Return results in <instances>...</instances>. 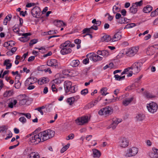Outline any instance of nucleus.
<instances>
[{
  "label": "nucleus",
  "mask_w": 158,
  "mask_h": 158,
  "mask_svg": "<svg viewBox=\"0 0 158 158\" xmlns=\"http://www.w3.org/2000/svg\"><path fill=\"white\" fill-rule=\"evenodd\" d=\"M113 122L111 124L108 126L107 128L109 129L111 128L112 129H114L118 124L122 121V120L120 119L117 118H115L113 120Z\"/></svg>",
  "instance_id": "11"
},
{
  "label": "nucleus",
  "mask_w": 158,
  "mask_h": 158,
  "mask_svg": "<svg viewBox=\"0 0 158 158\" xmlns=\"http://www.w3.org/2000/svg\"><path fill=\"white\" fill-rule=\"evenodd\" d=\"M109 55V53L108 51L105 50L102 51V56L104 57H106Z\"/></svg>",
  "instance_id": "42"
},
{
  "label": "nucleus",
  "mask_w": 158,
  "mask_h": 158,
  "mask_svg": "<svg viewBox=\"0 0 158 158\" xmlns=\"http://www.w3.org/2000/svg\"><path fill=\"white\" fill-rule=\"evenodd\" d=\"M101 40L102 42H108L111 40L112 41V38H111L110 35H104L102 38Z\"/></svg>",
  "instance_id": "22"
},
{
  "label": "nucleus",
  "mask_w": 158,
  "mask_h": 158,
  "mask_svg": "<svg viewBox=\"0 0 158 158\" xmlns=\"http://www.w3.org/2000/svg\"><path fill=\"white\" fill-rule=\"evenodd\" d=\"M138 152V149L135 147H132L127 149L125 154L126 157H132L135 156Z\"/></svg>",
  "instance_id": "2"
},
{
  "label": "nucleus",
  "mask_w": 158,
  "mask_h": 158,
  "mask_svg": "<svg viewBox=\"0 0 158 158\" xmlns=\"http://www.w3.org/2000/svg\"><path fill=\"white\" fill-rule=\"evenodd\" d=\"M79 64V61L78 60H73L70 63V65L73 67H76L78 66Z\"/></svg>",
  "instance_id": "31"
},
{
  "label": "nucleus",
  "mask_w": 158,
  "mask_h": 158,
  "mask_svg": "<svg viewBox=\"0 0 158 158\" xmlns=\"http://www.w3.org/2000/svg\"><path fill=\"white\" fill-rule=\"evenodd\" d=\"M156 12H155V10L152 11L151 14V16L152 17H154L156 15H158V14H157Z\"/></svg>",
  "instance_id": "62"
},
{
  "label": "nucleus",
  "mask_w": 158,
  "mask_h": 158,
  "mask_svg": "<svg viewBox=\"0 0 158 158\" xmlns=\"http://www.w3.org/2000/svg\"><path fill=\"white\" fill-rule=\"evenodd\" d=\"M93 156L94 157H99L101 155L100 152L96 149H92Z\"/></svg>",
  "instance_id": "20"
},
{
  "label": "nucleus",
  "mask_w": 158,
  "mask_h": 158,
  "mask_svg": "<svg viewBox=\"0 0 158 158\" xmlns=\"http://www.w3.org/2000/svg\"><path fill=\"white\" fill-rule=\"evenodd\" d=\"M122 37V34L119 31H117L112 38V42H115L120 40Z\"/></svg>",
  "instance_id": "13"
},
{
  "label": "nucleus",
  "mask_w": 158,
  "mask_h": 158,
  "mask_svg": "<svg viewBox=\"0 0 158 158\" xmlns=\"http://www.w3.org/2000/svg\"><path fill=\"white\" fill-rule=\"evenodd\" d=\"M72 82L70 81H66L64 83V87L65 93H67L69 91V89L72 85Z\"/></svg>",
  "instance_id": "15"
},
{
  "label": "nucleus",
  "mask_w": 158,
  "mask_h": 158,
  "mask_svg": "<svg viewBox=\"0 0 158 158\" xmlns=\"http://www.w3.org/2000/svg\"><path fill=\"white\" fill-rule=\"evenodd\" d=\"M25 37H21L20 38V40L22 42H25L28 40L29 38H25Z\"/></svg>",
  "instance_id": "52"
},
{
  "label": "nucleus",
  "mask_w": 158,
  "mask_h": 158,
  "mask_svg": "<svg viewBox=\"0 0 158 158\" xmlns=\"http://www.w3.org/2000/svg\"><path fill=\"white\" fill-rule=\"evenodd\" d=\"M35 58V57L33 56H30L28 58V61L29 62L32 61L34 60Z\"/></svg>",
  "instance_id": "64"
},
{
  "label": "nucleus",
  "mask_w": 158,
  "mask_h": 158,
  "mask_svg": "<svg viewBox=\"0 0 158 158\" xmlns=\"http://www.w3.org/2000/svg\"><path fill=\"white\" fill-rule=\"evenodd\" d=\"M27 81L30 82L29 84L30 85L32 84H34L37 81V79L35 77H32L28 78Z\"/></svg>",
  "instance_id": "32"
},
{
  "label": "nucleus",
  "mask_w": 158,
  "mask_h": 158,
  "mask_svg": "<svg viewBox=\"0 0 158 158\" xmlns=\"http://www.w3.org/2000/svg\"><path fill=\"white\" fill-rule=\"evenodd\" d=\"M13 91L12 90L6 91L3 94L4 97H9L11 96L13 94Z\"/></svg>",
  "instance_id": "29"
},
{
  "label": "nucleus",
  "mask_w": 158,
  "mask_h": 158,
  "mask_svg": "<svg viewBox=\"0 0 158 158\" xmlns=\"http://www.w3.org/2000/svg\"><path fill=\"white\" fill-rule=\"evenodd\" d=\"M10 46V44H9V42H6L4 43L3 46L5 47H7V48L9 49V46Z\"/></svg>",
  "instance_id": "59"
},
{
  "label": "nucleus",
  "mask_w": 158,
  "mask_h": 158,
  "mask_svg": "<svg viewBox=\"0 0 158 158\" xmlns=\"http://www.w3.org/2000/svg\"><path fill=\"white\" fill-rule=\"evenodd\" d=\"M7 129V128L6 127V126H3L0 127V132L1 131L3 132L4 131H5V132H6V130Z\"/></svg>",
  "instance_id": "50"
},
{
  "label": "nucleus",
  "mask_w": 158,
  "mask_h": 158,
  "mask_svg": "<svg viewBox=\"0 0 158 158\" xmlns=\"http://www.w3.org/2000/svg\"><path fill=\"white\" fill-rule=\"evenodd\" d=\"M27 102V100L26 99H23L19 101V104L21 105H25Z\"/></svg>",
  "instance_id": "46"
},
{
  "label": "nucleus",
  "mask_w": 158,
  "mask_h": 158,
  "mask_svg": "<svg viewBox=\"0 0 158 158\" xmlns=\"http://www.w3.org/2000/svg\"><path fill=\"white\" fill-rule=\"evenodd\" d=\"M152 9V7L150 5H147L144 7L143 9V11L145 13H149Z\"/></svg>",
  "instance_id": "25"
},
{
  "label": "nucleus",
  "mask_w": 158,
  "mask_h": 158,
  "mask_svg": "<svg viewBox=\"0 0 158 158\" xmlns=\"http://www.w3.org/2000/svg\"><path fill=\"white\" fill-rule=\"evenodd\" d=\"M70 44V42L69 40L65 41L64 43L61 44L60 46V48H65L66 47L68 46H69V44Z\"/></svg>",
  "instance_id": "34"
},
{
  "label": "nucleus",
  "mask_w": 158,
  "mask_h": 158,
  "mask_svg": "<svg viewBox=\"0 0 158 158\" xmlns=\"http://www.w3.org/2000/svg\"><path fill=\"white\" fill-rule=\"evenodd\" d=\"M53 23L57 27H60L62 26H66L65 23L63 21L60 20H55L53 22Z\"/></svg>",
  "instance_id": "19"
},
{
  "label": "nucleus",
  "mask_w": 158,
  "mask_h": 158,
  "mask_svg": "<svg viewBox=\"0 0 158 158\" xmlns=\"http://www.w3.org/2000/svg\"><path fill=\"white\" fill-rule=\"evenodd\" d=\"M138 49V47H133L130 48L126 51V54L127 56L132 57L137 53Z\"/></svg>",
  "instance_id": "10"
},
{
  "label": "nucleus",
  "mask_w": 158,
  "mask_h": 158,
  "mask_svg": "<svg viewBox=\"0 0 158 158\" xmlns=\"http://www.w3.org/2000/svg\"><path fill=\"white\" fill-rule=\"evenodd\" d=\"M132 4L135 5V6L137 8V7L141 6L143 4V1L141 0L139 2H136L135 3H133Z\"/></svg>",
  "instance_id": "43"
},
{
  "label": "nucleus",
  "mask_w": 158,
  "mask_h": 158,
  "mask_svg": "<svg viewBox=\"0 0 158 158\" xmlns=\"http://www.w3.org/2000/svg\"><path fill=\"white\" fill-rule=\"evenodd\" d=\"M12 18V15L10 14L7 15L4 19L3 23L5 25H6L7 24L8 21H10Z\"/></svg>",
  "instance_id": "26"
},
{
  "label": "nucleus",
  "mask_w": 158,
  "mask_h": 158,
  "mask_svg": "<svg viewBox=\"0 0 158 158\" xmlns=\"http://www.w3.org/2000/svg\"><path fill=\"white\" fill-rule=\"evenodd\" d=\"M131 69V67H128L126 69H124V71L121 73V75H123L124 74H127L130 70Z\"/></svg>",
  "instance_id": "40"
},
{
  "label": "nucleus",
  "mask_w": 158,
  "mask_h": 158,
  "mask_svg": "<svg viewBox=\"0 0 158 158\" xmlns=\"http://www.w3.org/2000/svg\"><path fill=\"white\" fill-rule=\"evenodd\" d=\"M40 156L39 154L37 152H32L29 157L27 158H40Z\"/></svg>",
  "instance_id": "23"
},
{
  "label": "nucleus",
  "mask_w": 158,
  "mask_h": 158,
  "mask_svg": "<svg viewBox=\"0 0 158 158\" xmlns=\"http://www.w3.org/2000/svg\"><path fill=\"white\" fill-rule=\"evenodd\" d=\"M147 107L148 111L150 112L154 113L156 111L158 108V106L155 102H152L147 104Z\"/></svg>",
  "instance_id": "7"
},
{
  "label": "nucleus",
  "mask_w": 158,
  "mask_h": 158,
  "mask_svg": "<svg viewBox=\"0 0 158 158\" xmlns=\"http://www.w3.org/2000/svg\"><path fill=\"white\" fill-rule=\"evenodd\" d=\"M75 97H70L67 99V102L69 103L70 105H72L75 101Z\"/></svg>",
  "instance_id": "35"
},
{
  "label": "nucleus",
  "mask_w": 158,
  "mask_h": 158,
  "mask_svg": "<svg viewBox=\"0 0 158 158\" xmlns=\"http://www.w3.org/2000/svg\"><path fill=\"white\" fill-rule=\"evenodd\" d=\"M60 51L62 55H65L69 53L72 52V50L70 48H62Z\"/></svg>",
  "instance_id": "17"
},
{
  "label": "nucleus",
  "mask_w": 158,
  "mask_h": 158,
  "mask_svg": "<svg viewBox=\"0 0 158 158\" xmlns=\"http://www.w3.org/2000/svg\"><path fill=\"white\" fill-rule=\"evenodd\" d=\"M89 62V59L88 58H87L83 60L82 62L84 64H86L88 63Z\"/></svg>",
  "instance_id": "58"
},
{
  "label": "nucleus",
  "mask_w": 158,
  "mask_h": 158,
  "mask_svg": "<svg viewBox=\"0 0 158 158\" xmlns=\"http://www.w3.org/2000/svg\"><path fill=\"white\" fill-rule=\"evenodd\" d=\"M107 89L106 88H103L101 90V93L102 95H106L108 93H105V92L106 91Z\"/></svg>",
  "instance_id": "44"
},
{
  "label": "nucleus",
  "mask_w": 158,
  "mask_h": 158,
  "mask_svg": "<svg viewBox=\"0 0 158 158\" xmlns=\"http://www.w3.org/2000/svg\"><path fill=\"white\" fill-rule=\"evenodd\" d=\"M21 85V83L19 81H16L15 82V87L17 89H19Z\"/></svg>",
  "instance_id": "47"
},
{
  "label": "nucleus",
  "mask_w": 158,
  "mask_h": 158,
  "mask_svg": "<svg viewBox=\"0 0 158 158\" xmlns=\"http://www.w3.org/2000/svg\"><path fill=\"white\" fill-rule=\"evenodd\" d=\"M38 41V40L36 39H34L31 40L29 44L30 46H32L33 44L36 43Z\"/></svg>",
  "instance_id": "41"
},
{
  "label": "nucleus",
  "mask_w": 158,
  "mask_h": 158,
  "mask_svg": "<svg viewBox=\"0 0 158 158\" xmlns=\"http://www.w3.org/2000/svg\"><path fill=\"white\" fill-rule=\"evenodd\" d=\"M114 77L115 78L116 80L120 81L124 79L125 77V76H121L118 74H116L114 75Z\"/></svg>",
  "instance_id": "36"
},
{
  "label": "nucleus",
  "mask_w": 158,
  "mask_h": 158,
  "mask_svg": "<svg viewBox=\"0 0 158 158\" xmlns=\"http://www.w3.org/2000/svg\"><path fill=\"white\" fill-rule=\"evenodd\" d=\"M13 30L15 32L18 33L19 32V28L16 27L15 26L13 27Z\"/></svg>",
  "instance_id": "61"
},
{
  "label": "nucleus",
  "mask_w": 158,
  "mask_h": 158,
  "mask_svg": "<svg viewBox=\"0 0 158 158\" xmlns=\"http://www.w3.org/2000/svg\"><path fill=\"white\" fill-rule=\"evenodd\" d=\"M43 136V140L44 141L50 139L54 136L55 135V131H53L48 129L47 130L41 132Z\"/></svg>",
  "instance_id": "3"
},
{
  "label": "nucleus",
  "mask_w": 158,
  "mask_h": 158,
  "mask_svg": "<svg viewBox=\"0 0 158 158\" xmlns=\"http://www.w3.org/2000/svg\"><path fill=\"white\" fill-rule=\"evenodd\" d=\"M102 97L100 96L98 97L97 98V100H95V101L92 102L94 105V106L95 105L98 103V100L100 101Z\"/></svg>",
  "instance_id": "53"
},
{
  "label": "nucleus",
  "mask_w": 158,
  "mask_h": 158,
  "mask_svg": "<svg viewBox=\"0 0 158 158\" xmlns=\"http://www.w3.org/2000/svg\"><path fill=\"white\" fill-rule=\"evenodd\" d=\"M48 79L45 77L42 78H40L38 80V84L40 85H42L44 83H46L48 81Z\"/></svg>",
  "instance_id": "24"
},
{
  "label": "nucleus",
  "mask_w": 158,
  "mask_h": 158,
  "mask_svg": "<svg viewBox=\"0 0 158 158\" xmlns=\"http://www.w3.org/2000/svg\"><path fill=\"white\" fill-rule=\"evenodd\" d=\"M47 64L49 66L54 67L55 68H58L59 66L57 60L54 59H52L48 60L47 62Z\"/></svg>",
  "instance_id": "12"
},
{
  "label": "nucleus",
  "mask_w": 158,
  "mask_h": 158,
  "mask_svg": "<svg viewBox=\"0 0 158 158\" xmlns=\"http://www.w3.org/2000/svg\"><path fill=\"white\" fill-rule=\"evenodd\" d=\"M136 26V25L134 23H130L127 24L126 26L125 27L124 29L127 28L128 29L130 28H131L133 27H135Z\"/></svg>",
  "instance_id": "38"
},
{
  "label": "nucleus",
  "mask_w": 158,
  "mask_h": 158,
  "mask_svg": "<svg viewBox=\"0 0 158 158\" xmlns=\"http://www.w3.org/2000/svg\"><path fill=\"white\" fill-rule=\"evenodd\" d=\"M113 12L114 13H116L118 11V7L116 6H114L113 7Z\"/></svg>",
  "instance_id": "55"
},
{
  "label": "nucleus",
  "mask_w": 158,
  "mask_h": 158,
  "mask_svg": "<svg viewBox=\"0 0 158 158\" xmlns=\"http://www.w3.org/2000/svg\"><path fill=\"white\" fill-rule=\"evenodd\" d=\"M31 14L34 18H39L41 16V12L40 8L35 6L31 10Z\"/></svg>",
  "instance_id": "8"
},
{
  "label": "nucleus",
  "mask_w": 158,
  "mask_h": 158,
  "mask_svg": "<svg viewBox=\"0 0 158 158\" xmlns=\"http://www.w3.org/2000/svg\"><path fill=\"white\" fill-rule=\"evenodd\" d=\"M89 121L88 117L85 116L78 118L75 120L76 123L78 125H82L87 123Z\"/></svg>",
  "instance_id": "9"
},
{
  "label": "nucleus",
  "mask_w": 158,
  "mask_h": 158,
  "mask_svg": "<svg viewBox=\"0 0 158 158\" xmlns=\"http://www.w3.org/2000/svg\"><path fill=\"white\" fill-rule=\"evenodd\" d=\"M20 79V75L19 74L17 75L15 77V82H16V81H19V80Z\"/></svg>",
  "instance_id": "60"
},
{
  "label": "nucleus",
  "mask_w": 158,
  "mask_h": 158,
  "mask_svg": "<svg viewBox=\"0 0 158 158\" xmlns=\"http://www.w3.org/2000/svg\"><path fill=\"white\" fill-rule=\"evenodd\" d=\"M149 155L151 158H158V154L153 152H149Z\"/></svg>",
  "instance_id": "39"
},
{
  "label": "nucleus",
  "mask_w": 158,
  "mask_h": 158,
  "mask_svg": "<svg viewBox=\"0 0 158 158\" xmlns=\"http://www.w3.org/2000/svg\"><path fill=\"white\" fill-rule=\"evenodd\" d=\"M88 93V90L87 89H84L81 91V93L82 95H85Z\"/></svg>",
  "instance_id": "51"
},
{
  "label": "nucleus",
  "mask_w": 158,
  "mask_h": 158,
  "mask_svg": "<svg viewBox=\"0 0 158 158\" xmlns=\"http://www.w3.org/2000/svg\"><path fill=\"white\" fill-rule=\"evenodd\" d=\"M10 102L8 104V106L9 107L12 108L13 107V106L15 105L17 103V101L16 100H10Z\"/></svg>",
  "instance_id": "30"
},
{
  "label": "nucleus",
  "mask_w": 158,
  "mask_h": 158,
  "mask_svg": "<svg viewBox=\"0 0 158 158\" xmlns=\"http://www.w3.org/2000/svg\"><path fill=\"white\" fill-rule=\"evenodd\" d=\"M69 90V92H70L72 93H74L76 92V90H75V87L74 86H72L71 85Z\"/></svg>",
  "instance_id": "49"
},
{
  "label": "nucleus",
  "mask_w": 158,
  "mask_h": 158,
  "mask_svg": "<svg viewBox=\"0 0 158 158\" xmlns=\"http://www.w3.org/2000/svg\"><path fill=\"white\" fill-rule=\"evenodd\" d=\"M81 40L79 39H76L74 40V43L77 44V49H79L81 47V45L80 44L81 43Z\"/></svg>",
  "instance_id": "37"
},
{
  "label": "nucleus",
  "mask_w": 158,
  "mask_h": 158,
  "mask_svg": "<svg viewBox=\"0 0 158 158\" xmlns=\"http://www.w3.org/2000/svg\"><path fill=\"white\" fill-rule=\"evenodd\" d=\"M31 35V34L30 33H23L22 35L23 36V37H25V38H28V36L29 35Z\"/></svg>",
  "instance_id": "56"
},
{
  "label": "nucleus",
  "mask_w": 158,
  "mask_h": 158,
  "mask_svg": "<svg viewBox=\"0 0 158 158\" xmlns=\"http://www.w3.org/2000/svg\"><path fill=\"white\" fill-rule=\"evenodd\" d=\"M146 98H152L154 96L150 93H147L145 94Z\"/></svg>",
  "instance_id": "54"
},
{
  "label": "nucleus",
  "mask_w": 158,
  "mask_h": 158,
  "mask_svg": "<svg viewBox=\"0 0 158 158\" xmlns=\"http://www.w3.org/2000/svg\"><path fill=\"white\" fill-rule=\"evenodd\" d=\"M137 11V8L135 6V5L132 4V6L130 7V11L131 13L134 14H135Z\"/></svg>",
  "instance_id": "28"
},
{
  "label": "nucleus",
  "mask_w": 158,
  "mask_h": 158,
  "mask_svg": "<svg viewBox=\"0 0 158 158\" xmlns=\"http://www.w3.org/2000/svg\"><path fill=\"white\" fill-rule=\"evenodd\" d=\"M20 114L25 116L28 119H30L31 118V115L29 113H20Z\"/></svg>",
  "instance_id": "48"
},
{
  "label": "nucleus",
  "mask_w": 158,
  "mask_h": 158,
  "mask_svg": "<svg viewBox=\"0 0 158 158\" xmlns=\"http://www.w3.org/2000/svg\"><path fill=\"white\" fill-rule=\"evenodd\" d=\"M32 152L31 149L30 148H28L25 149L23 154L24 155L27 156V157H29Z\"/></svg>",
  "instance_id": "27"
},
{
  "label": "nucleus",
  "mask_w": 158,
  "mask_h": 158,
  "mask_svg": "<svg viewBox=\"0 0 158 158\" xmlns=\"http://www.w3.org/2000/svg\"><path fill=\"white\" fill-rule=\"evenodd\" d=\"M126 11L125 9H123L121 11L122 15L123 16L126 15Z\"/></svg>",
  "instance_id": "63"
},
{
  "label": "nucleus",
  "mask_w": 158,
  "mask_h": 158,
  "mask_svg": "<svg viewBox=\"0 0 158 158\" xmlns=\"http://www.w3.org/2000/svg\"><path fill=\"white\" fill-rule=\"evenodd\" d=\"M113 112L112 107L110 106H107L101 109L98 111V114L100 115H108L111 114Z\"/></svg>",
  "instance_id": "5"
},
{
  "label": "nucleus",
  "mask_w": 158,
  "mask_h": 158,
  "mask_svg": "<svg viewBox=\"0 0 158 158\" xmlns=\"http://www.w3.org/2000/svg\"><path fill=\"white\" fill-rule=\"evenodd\" d=\"M118 143L120 147L125 148L128 146L129 141L126 138L121 137L118 139Z\"/></svg>",
  "instance_id": "6"
},
{
  "label": "nucleus",
  "mask_w": 158,
  "mask_h": 158,
  "mask_svg": "<svg viewBox=\"0 0 158 158\" xmlns=\"http://www.w3.org/2000/svg\"><path fill=\"white\" fill-rule=\"evenodd\" d=\"M137 120L139 121H141L144 119V115L143 114H138L136 117Z\"/></svg>",
  "instance_id": "33"
},
{
  "label": "nucleus",
  "mask_w": 158,
  "mask_h": 158,
  "mask_svg": "<svg viewBox=\"0 0 158 158\" xmlns=\"http://www.w3.org/2000/svg\"><path fill=\"white\" fill-rule=\"evenodd\" d=\"M42 134L41 132L38 134H30L29 136V144L31 145H36L40 142H44V141L43 139Z\"/></svg>",
  "instance_id": "1"
},
{
  "label": "nucleus",
  "mask_w": 158,
  "mask_h": 158,
  "mask_svg": "<svg viewBox=\"0 0 158 158\" xmlns=\"http://www.w3.org/2000/svg\"><path fill=\"white\" fill-rule=\"evenodd\" d=\"M98 28L96 26H95L94 25L93 26L89 28H85L83 30V33L85 34L86 33H92L93 30H97L98 29Z\"/></svg>",
  "instance_id": "14"
},
{
  "label": "nucleus",
  "mask_w": 158,
  "mask_h": 158,
  "mask_svg": "<svg viewBox=\"0 0 158 158\" xmlns=\"http://www.w3.org/2000/svg\"><path fill=\"white\" fill-rule=\"evenodd\" d=\"M133 97H132L130 98L124 99L123 101V105L125 106H128L133 100Z\"/></svg>",
  "instance_id": "18"
},
{
  "label": "nucleus",
  "mask_w": 158,
  "mask_h": 158,
  "mask_svg": "<svg viewBox=\"0 0 158 158\" xmlns=\"http://www.w3.org/2000/svg\"><path fill=\"white\" fill-rule=\"evenodd\" d=\"M10 60L9 59H7L4 61V65L6 66V69H10L12 66V64L10 63Z\"/></svg>",
  "instance_id": "21"
},
{
  "label": "nucleus",
  "mask_w": 158,
  "mask_h": 158,
  "mask_svg": "<svg viewBox=\"0 0 158 158\" xmlns=\"http://www.w3.org/2000/svg\"><path fill=\"white\" fill-rule=\"evenodd\" d=\"M89 58H92L93 60L95 62L101 60L102 59V57L96 54H92L89 57Z\"/></svg>",
  "instance_id": "16"
},
{
  "label": "nucleus",
  "mask_w": 158,
  "mask_h": 158,
  "mask_svg": "<svg viewBox=\"0 0 158 158\" xmlns=\"http://www.w3.org/2000/svg\"><path fill=\"white\" fill-rule=\"evenodd\" d=\"M19 120L23 124L25 123L27 121L26 118L24 117H21L19 118Z\"/></svg>",
  "instance_id": "45"
},
{
  "label": "nucleus",
  "mask_w": 158,
  "mask_h": 158,
  "mask_svg": "<svg viewBox=\"0 0 158 158\" xmlns=\"http://www.w3.org/2000/svg\"><path fill=\"white\" fill-rule=\"evenodd\" d=\"M142 66V63L140 62H136L133 64L131 68L133 74H136L139 72L141 70L140 68Z\"/></svg>",
  "instance_id": "4"
},
{
  "label": "nucleus",
  "mask_w": 158,
  "mask_h": 158,
  "mask_svg": "<svg viewBox=\"0 0 158 158\" xmlns=\"http://www.w3.org/2000/svg\"><path fill=\"white\" fill-rule=\"evenodd\" d=\"M74 135L73 134H71L69 135L68 136V139H67V140H69L70 139H72L74 137Z\"/></svg>",
  "instance_id": "57"
}]
</instances>
